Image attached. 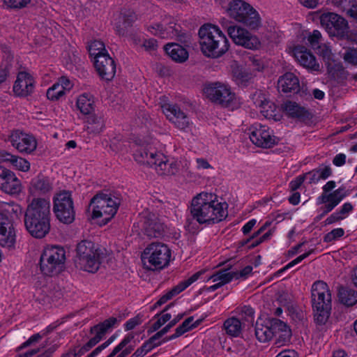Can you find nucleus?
Instances as JSON below:
<instances>
[{"instance_id": "nucleus-1", "label": "nucleus", "mask_w": 357, "mask_h": 357, "mask_svg": "<svg viewBox=\"0 0 357 357\" xmlns=\"http://www.w3.org/2000/svg\"><path fill=\"white\" fill-rule=\"evenodd\" d=\"M52 185L48 178L38 176L32 179L30 195L26 198L27 206L24 212V222L28 232L36 238L45 237L50 229V201L47 198L31 197V195H45L50 192Z\"/></svg>"}, {"instance_id": "nucleus-2", "label": "nucleus", "mask_w": 357, "mask_h": 357, "mask_svg": "<svg viewBox=\"0 0 357 357\" xmlns=\"http://www.w3.org/2000/svg\"><path fill=\"white\" fill-rule=\"evenodd\" d=\"M227 205L219 202L215 195L201 192L191 202L190 213L199 224H215L227 216Z\"/></svg>"}, {"instance_id": "nucleus-3", "label": "nucleus", "mask_w": 357, "mask_h": 357, "mask_svg": "<svg viewBox=\"0 0 357 357\" xmlns=\"http://www.w3.org/2000/svg\"><path fill=\"white\" fill-rule=\"evenodd\" d=\"M199 36L201 50L208 57L218 58L229 50V41L217 26L203 25L199 30Z\"/></svg>"}, {"instance_id": "nucleus-4", "label": "nucleus", "mask_w": 357, "mask_h": 357, "mask_svg": "<svg viewBox=\"0 0 357 357\" xmlns=\"http://www.w3.org/2000/svg\"><path fill=\"white\" fill-rule=\"evenodd\" d=\"M135 160L140 164L153 167L160 175H174L179 169V164L174 159H168L155 148H140L135 155Z\"/></svg>"}, {"instance_id": "nucleus-5", "label": "nucleus", "mask_w": 357, "mask_h": 357, "mask_svg": "<svg viewBox=\"0 0 357 357\" xmlns=\"http://www.w3.org/2000/svg\"><path fill=\"white\" fill-rule=\"evenodd\" d=\"M171 255V250L166 244L154 242L148 245L144 250L142 261L144 267L147 270H162L169 265Z\"/></svg>"}, {"instance_id": "nucleus-6", "label": "nucleus", "mask_w": 357, "mask_h": 357, "mask_svg": "<svg viewBox=\"0 0 357 357\" xmlns=\"http://www.w3.org/2000/svg\"><path fill=\"white\" fill-rule=\"evenodd\" d=\"M277 335L279 336V341L289 340L291 331L284 322L278 319H272L256 323L255 336L260 342H268Z\"/></svg>"}, {"instance_id": "nucleus-7", "label": "nucleus", "mask_w": 357, "mask_h": 357, "mask_svg": "<svg viewBox=\"0 0 357 357\" xmlns=\"http://www.w3.org/2000/svg\"><path fill=\"white\" fill-rule=\"evenodd\" d=\"M66 261V252L60 246H47L40 258V269L46 275L53 276L63 271Z\"/></svg>"}, {"instance_id": "nucleus-8", "label": "nucleus", "mask_w": 357, "mask_h": 357, "mask_svg": "<svg viewBox=\"0 0 357 357\" xmlns=\"http://www.w3.org/2000/svg\"><path fill=\"white\" fill-rule=\"evenodd\" d=\"M120 199L112 194L98 193L90 202L93 218H103L105 222L109 221L116 213Z\"/></svg>"}, {"instance_id": "nucleus-9", "label": "nucleus", "mask_w": 357, "mask_h": 357, "mask_svg": "<svg viewBox=\"0 0 357 357\" xmlns=\"http://www.w3.org/2000/svg\"><path fill=\"white\" fill-rule=\"evenodd\" d=\"M75 264L79 268L90 273L97 271L100 266V254L90 241H82L77 245Z\"/></svg>"}, {"instance_id": "nucleus-10", "label": "nucleus", "mask_w": 357, "mask_h": 357, "mask_svg": "<svg viewBox=\"0 0 357 357\" xmlns=\"http://www.w3.org/2000/svg\"><path fill=\"white\" fill-rule=\"evenodd\" d=\"M227 12L230 17L250 29H257L261 24V19L257 11L242 0L231 1Z\"/></svg>"}, {"instance_id": "nucleus-11", "label": "nucleus", "mask_w": 357, "mask_h": 357, "mask_svg": "<svg viewBox=\"0 0 357 357\" xmlns=\"http://www.w3.org/2000/svg\"><path fill=\"white\" fill-rule=\"evenodd\" d=\"M207 98L212 102L222 107L234 109L238 107L235 94L231 92V88L225 84L214 82L209 84L204 89Z\"/></svg>"}, {"instance_id": "nucleus-12", "label": "nucleus", "mask_w": 357, "mask_h": 357, "mask_svg": "<svg viewBox=\"0 0 357 357\" xmlns=\"http://www.w3.org/2000/svg\"><path fill=\"white\" fill-rule=\"evenodd\" d=\"M53 211L60 222L70 224L74 221L75 211L70 191L63 190L54 195L53 198Z\"/></svg>"}, {"instance_id": "nucleus-13", "label": "nucleus", "mask_w": 357, "mask_h": 357, "mask_svg": "<svg viewBox=\"0 0 357 357\" xmlns=\"http://www.w3.org/2000/svg\"><path fill=\"white\" fill-rule=\"evenodd\" d=\"M221 24L235 44L250 50L257 49L259 47V39L248 30L234 25L225 19L222 20Z\"/></svg>"}, {"instance_id": "nucleus-14", "label": "nucleus", "mask_w": 357, "mask_h": 357, "mask_svg": "<svg viewBox=\"0 0 357 357\" xmlns=\"http://www.w3.org/2000/svg\"><path fill=\"white\" fill-rule=\"evenodd\" d=\"M320 22L330 36L344 38L348 35V23L345 19L337 14L324 13L320 17Z\"/></svg>"}, {"instance_id": "nucleus-15", "label": "nucleus", "mask_w": 357, "mask_h": 357, "mask_svg": "<svg viewBox=\"0 0 357 357\" xmlns=\"http://www.w3.org/2000/svg\"><path fill=\"white\" fill-rule=\"evenodd\" d=\"M250 139L258 147L269 149L278 142V138L267 126L255 123L250 128Z\"/></svg>"}, {"instance_id": "nucleus-16", "label": "nucleus", "mask_w": 357, "mask_h": 357, "mask_svg": "<svg viewBox=\"0 0 357 357\" xmlns=\"http://www.w3.org/2000/svg\"><path fill=\"white\" fill-rule=\"evenodd\" d=\"M252 267L251 266H245L239 272H229L227 270H220L206 279V281L212 280L215 284L207 287L206 290L208 292L214 291L225 284L231 282L234 278L239 279L241 278H246L252 273Z\"/></svg>"}, {"instance_id": "nucleus-17", "label": "nucleus", "mask_w": 357, "mask_h": 357, "mask_svg": "<svg viewBox=\"0 0 357 357\" xmlns=\"http://www.w3.org/2000/svg\"><path fill=\"white\" fill-rule=\"evenodd\" d=\"M9 140L12 146L22 153H31L37 147V142L33 135L20 130L13 131Z\"/></svg>"}, {"instance_id": "nucleus-18", "label": "nucleus", "mask_w": 357, "mask_h": 357, "mask_svg": "<svg viewBox=\"0 0 357 357\" xmlns=\"http://www.w3.org/2000/svg\"><path fill=\"white\" fill-rule=\"evenodd\" d=\"M162 112L167 119L177 128L185 130L191 122L188 116L176 104H165L162 106Z\"/></svg>"}, {"instance_id": "nucleus-19", "label": "nucleus", "mask_w": 357, "mask_h": 357, "mask_svg": "<svg viewBox=\"0 0 357 357\" xmlns=\"http://www.w3.org/2000/svg\"><path fill=\"white\" fill-rule=\"evenodd\" d=\"M312 307L331 306V293L328 284L322 281L314 282L311 287Z\"/></svg>"}, {"instance_id": "nucleus-20", "label": "nucleus", "mask_w": 357, "mask_h": 357, "mask_svg": "<svg viewBox=\"0 0 357 357\" xmlns=\"http://www.w3.org/2000/svg\"><path fill=\"white\" fill-rule=\"evenodd\" d=\"M180 26L176 24L174 20L169 17L163 20L162 23L150 25L148 31L162 38H173L178 36Z\"/></svg>"}, {"instance_id": "nucleus-21", "label": "nucleus", "mask_w": 357, "mask_h": 357, "mask_svg": "<svg viewBox=\"0 0 357 357\" xmlns=\"http://www.w3.org/2000/svg\"><path fill=\"white\" fill-rule=\"evenodd\" d=\"M116 317H109L103 322L97 324L91 328V333L94 334V337L91 338L87 343L84 344L85 350H90L96 344H97L118 322L121 321Z\"/></svg>"}, {"instance_id": "nucleus-22", "label": "nucleus", "mask_w": 357, "mask_h": 357, "mask_svg": "<svg viewBox=\"0 0 357 357\" xmlns=\"http://www.w3.org/2000/svg\"><path fill=\"white\" fill-rule=\"evenodd\" d=\"M0 189L9 195H15L22 190L20 181L10 170L0 168Z\"/></svg>"}, {"instance_id": "nucleus-23", "label": "nucleus", "mask_w": 357, "mask_h": 357, "mask_svg": "<svg viewBox=\"0 0 357 357\" xmlns=\"http://www.w3.org/2000/svg\"><path fill=\"white\" fill-rule=\"evenodd\" d=\"M15 243V233L11 220L5 214L0 213V245L10 248Z\"/></svg>"}, {"instance_id": "nucleus-24", "label": "nucleus", "mask_w": 357, "mask_h": 357, "mask_svg": "<svg viewBox=\"0 0 357 357\" xmlns=\"http://www.w3.org/2000/svg\"><path fill=\"white\" fill-rule=\"evenodd\" d=\"M95 67L102 79L111 80L116 73V65L113 59L108 54H105L98 56L94 60Z\"/></svg>"}, {"instance_id": "nucleus-25", "label": "nucleus", "mask_w": 357, "mask_h": 357, "mask_svg": "<svg viewBox=\"0 0 357 357\" xmlns=\"http://www.w3.org/2000/svg\"><path fill=\"white\" fill-rule=\"evenodd\" d=\"M205 272V271H200L192 275H191L187 280H185L180 283H178L176 287L172 288L170 291L163 295L151 307L152 310H154L158 306H160L167 302L169 300L172 299L174 296L178 295L181 291L185 290L188 287L190 284L196 282L200 276Z\"/></svg>"}, {"instance_id": "nucleus-26", "label": "nucleus", "mask_w": 357, "mask_h": 357, "mask_svg": "<svg viewBox=\"0 0 357 357\" xmlns=\"http://www.w3.org/2000/svg\"><path fill=\"white\" fill-rule=\"evenodd\" d=\"M348 195L345 188L340 187L328 194H321L317 199V204H324L326 211H332Z\"/></svg>"}, {"instance_id": "nucleus-27", "label": "nucleus", "mask_w": 357, "mask_h": 357, "mask_svg": "<svg viewBox=\"0 0 357 357\" xmlns=\"http://www.w3.org/2000/svg\"><path fill=\"white\" fill-rule=\"evenodd\" d=\"M293 54L298 62L304 68L311 71H319L320 66L315 56L304 46H296L293 50Z\"/></svg>"}, {"instance_id": "nucleus-28", "label": "nucleus", "mask_w": 357, "mask_h": 357, "mask_svg": "<svg viewBox=\"0 0 357 357\" xmlns=\"http://www.w3.org/2000/svg\"><path fill=\"white\" fill-rule=\"evenodd\" d=\"M34 81L26 72H20L13 86V91L18 96H26L33 92Z\"/></svg>"}, {"instance_id": "nucleus-29", "label": "nucleus", "mask_w": 357, "mask_h": 357, "mask_svg": "<svg viewBox=\"0 0 357 357\" xmlns=\"http://www.w3.org/2000/svg\"><path fill=\"white\" fill-rule=\"evenodd\" d=\"M143 229L144 234L149 238H158L164 233V225L160 223L154 214L144 215Z\"/></svg>"}, {"instance_id": "nucleus-30", "label": "nucleus", "mask_w": 357, "mask_h": 357, "mask_svg": "<svg viewBox=\"0 0 357 357\" xmlns=\"http://www.w3.org/2000/svg\"><path fill=\"white\" fill-rule=\"evenodd\" d=\"M278 88L283 93H297L300 91L298 78L292 73H286L278 80Z\"/></svg>"}, {"instance_id": "nucleus-31", "label": "nucleus", "mask_w": 357, "mask_h": 357, "mask_svg": "<svg viewBox=\"0 0 357 357\" xmlns=\"http://www.w3.org/2000/svg\"><path fill=\"white\" fill-rule=\"evenodd\" d=\"M134 335L129 333L126 335L121 342L116 346L113 351L107 357H126L130 354L134 349V345L130 342L134 339Z\"/></svg>"}, {"instance_id": "nucleus-32", "label": "nucleus", "mask_w": 357, "mask_h": 357, "mask_svg": "<svg viewBox=\"0 0 357 357\" xmlns=\"http://www.w3.org/2000/svg\"><path fill=\"white\" fill-rule=\"evenodd\" d=\"M166 53L172 58V60L182 63L188 58L187 50L181 45L177 43H169L165 47Z\"/></svg>"}, {"instance_id": "nucleus-33", "label": "nucleus", "mask_w": 357, "mask_h": 357, "mask_svg": "<svg viewBox=\"0 0 357 357\" xmlns=\"http://www.w3.org/2000/svg\"><path fill=\"white\" fill-rule=\"evenodd\" d=\"M245 324L240 319L232 317L226 319L223 324L225 333L231 337H238L243 331Z\"/></svg>"}, {"instance_id": "nucleus-34", "label": "nucleus", "mask_w": 357, "mask_h": 357, "mask_svg": "<svg viewBox=\"0 0 357 357\" xmlns=\"http://www.w3.org/2000/svg\"><path fill=\"white\" fill-rule=\"evenodd\" d=\"M257 107H259L261 113L267 119H273L275 116L276 106L264 96L259 95L255 101Z\"/></svg>"}, {"instance_id": "nucleus-35", "label": "nucleus", "mask_w": 357, "mask_h": 357, "mask_svg": "<svg viewBox=\"0 0 357 357\" xmlns=\"http://www.w3.org/2000/svg\"><path fill=\"white\" fill-rule=\"evenodd\" d=\"M339 301L345 306L351 307L357 303V291L341 287L338 290Z\"/></svg>"}, {"instance_id": "nucleus-36", "label": "nucleus", "mask_w": 357, "mask_h": 357, "mask_svg": "<svg viewBox=\"0 0 357 357\" xmlns=\"http://www.w3.org/2000/svg\"><path fill=\"white\" fill-rule=\"evenodd\" d=\"M271 223L266 222L260 229H259L256 232H255L250 238L246 239L245 241L243 242V245L248 244V243L251 242V244L248 245L249 248H254L256 246L259 245L260 243H261L264 241H266L268 239H270L271 236L273 235V231L270 229L266 233L263 234L259 238L254 240L257 236L260 235L266 228L267 226H268Z\"/></svg>"}, {"instance_id": "nucleus-37", "label": "nucleus", "mask_w": 357, "mask_h": 357, "mask_svg": "<svg viewBox=\"0 0 357 357\" xmlns=\"http://www.w3.org/2000/svg\"><path fill=\"white\" fill-rule=\"evenodd\" d=\"M76 105L81 113L84 115H90L94 109L93 96L86 93L80 95L77 98Z\"/></svg>"}, {"instance_id": "nucleus-38", "label": "nucleus", "mask_w": 357, "mask_h": 357, "mask_svg": "<svg viewBox=\"0 0 357 357\" xmlns=\"http://www.w3.org/2000/svg\"><path fill=\"white\" fill-rule=\"evenodd\" d=\"M284 112L292 118L304 119L307 116V111L296 102L287 101L283 105Z\"/></svg>"}, {"instance_id": "nucleus-39", "label": "nucleus", "mask_w": 357, "mask_h": 357, "mask_svg": "<svg viewBox=\"0 0 357 357\" xmlns=\"http://www.w3.org/2000/svg\"><path fill=\"white\" fill-rule=\"evenodd\" d=\"M120 20L122 24H119L116 26V31L119 35H124L126 29L132 25V24L137 20V15L132 10H126L121 13Z\"/></svg>"}, {"instance_id": "nucleus-40", "label": "nucleus", "mask_w": 357, "mask_h": 357, "mask_svg": "<svg viewBox=\"0 0 357 357\" xmlns=\"http://www.w3.org/2000/svg\"><path fill=\"white\" fill-rule=\"evenodd\" d=\"M314 312V319L319 326H324L328 320L331 314V306L327 307H312Z\"/></svg>"}, {"instance_id": "nucleus-41", "label": "nucleus", "mask_w": 357, "mask_h": 357, "mask_svg": "<svg viewBox=\"0 0 357 357\" xmlns=\"http://www.w3.org/2000/svg\"><path fill=\"white\" fill-rule=\"evenodd\" d=\"M231 72L234 80L239 84L248 82L252 77V73L245 71L237 63L231 66Z\"/></svg>"}, {"instance_id": "nucleus-42", "label": "nucleus", "mask_w": 357, "mask_h": 357, "mask_svg": "<svg viewBox=\"0 0 357 357\" xmlns=\"http://www.w3.org/2000/svg\"><path fill=\"white\" fill-rule=\"evenodd\" d=\"M245 66L250 73L260 71L264 68L262 61L257 56L248 54L244 59Z\"/></svg>"}, {"instance_id": "nucleus-43", "label": "nucleus", "mask_w": 357, "mask_h": 357, "mask_svg": "<svg viewBox=\"0 0 357 357\" xmlns=\"http://www.w3.org/2000/svg\"><path fill=\"white\" fill-rule=\"evenodd\" d=\"M87 129L92 132L99 133L104 127V121L102 117L96 115H89L88 117Z\"/></svg>"}, {"instance_id": "nucleus-44", "label": "nucleus", "mask_w": 357, "mask_h": 357, "mask_svg": "<svg viewBox=\"0 0 357 357\" xmlns=\"http://www.w3.org/2000/svg\"><path fill=\"white\" fill-rule=\"evenodd\" d=\"M236 314L238 315L240 320L245 324V322H252L254 319V310L248 305H244L236 308Z\"/></svg>"}, {"instance_id": "nucleus-45", "label": "nucleus", "mask_w": 357, "mask_h": 357, "mask_svg": "<svg viewBox=\"0 0 357 357\" xmlns=\"http://www.w3.org/2000/svg\"><path fill=\"white\" fill-rule=\"evenodd\" d=\"M89 52L91 56L94 57V60L98 56L108 54L105 50V44L100 40H93L89 45Z\"/></svg>"}, {"instance_id": "nucleus-46", "label": "nucleus", "mask_w": 357, "mask_h": 357, "mask_svg": "<svg viewBox=\"0 0 357 357\" xmlns=\"http://www.w3.org/2000/svg\"><path fill=\"white\" fill-rule=\"evenodd\" d=\"M46 95L49 100L56 101L64 97L66 93L59 84L56 82L47 89Z\"/></svg>"}, {"instance_id": "nucleus-47", "label": "nucleus", "mask_w": 357, "mask_h": 357, "mask_svg": "<svg viewBox=\"0 0 357 357\" xmlns=\"http://www.w3.org/2000/svg\"><path fill=\"white\" fill-rule=\"evenodd\" d=\"M307 41L312 48L315 50L321 45L324 40L322 38V36L319 31L314 30L312 33H310L307 36Z\"/></svg>"}, {"instance_id": "nucleus-48", "label": "nucleus", "mask_w": 357, "mask_h": 357, "mask_svg": "<svg viewBox=\"0 0 357 357\" xmlns=\"http://www.w3.org/2000/svg\"><path fill=\"white\" fill-rule=\"evenodd\" d=\"M344 234V230L342 228L333 229L324 236V241L325 243H331L341 238Z\"/></svg>"}, {"instance_id": "nucleus-49", "label": "nucleus", "mask_w": 357, "mask_h": 357, "mask_svg": "<svg viewBox=\"0 0 357 357\" xmlns=\"http://www.w3.org/2000/svg\"><path fill=\"white\" fill-rule=\"evenodd\" d=\"M4 5L9 8L22 9L30 3L31 0H2Z\"/></svg>"}, {"instance_id": "nucleus-50", "label": "nucleus", "mask_w": 357, "mask_h": 357, "mask_svg": "<svg viewBox=\"0 0 357 357\" xmlns=\"http://www.w3.org/2000/svg\"><path fill=\"white\" fill-rule=\"evenodd\" d=\"M11 165L22 172H27L30 168V164L26 160L17 155L15 156Z\"/></svg>"}, {"instance_id": "nucleus-51", "label": "nucleus", "mask_w": 357, "mask_h": 357, "mask_svg": "<svg viewBox=\"0 0 357 357\" xmlns=\"http://www.w3.org/2000/svg\"><path fill=\"white\" fill-rule=\"evenodd\" d=\"M313 252V250H311L310 251H308L307 252H305L300 256H298V257H296L295 259L292 260L291 261H290L289 264H287L285 266H284L282 269H280V271H278L277 274H280L284 271H285L286 270L293 267L294 266L299 264L300 262H301L303 259H305V258H307L308 256H310V255Z\"/></svg>"}, {"instance_id": "nucleus-52", "label": "nucleus", "mask_w": 357, "mask_h": 357, "mask_svg": "<svg viewBox=\"0 0 357 357\" xmlns=\"http://www.w3.org/2000/svg\"><path fill=\"white\" fill-rule=\"evenodd\" d=\"M354 206L350 202H345L336 213L341 217V220H343L349 216V215L353 211Z\"/></svg>"}, {"instance_id": "nucleus-53", "label": "nucleus", "mask_w": 357, "mask_h": 357, "mask_svg": "<svg viewBox=\"0 0 357 357\" xmlns=\"http://www.w3.org/2000/svg\"><path fill=\"white\" fill-rule=\"evenodd\" d=\"M22 207L13 202L5 203L3 206V211L10 215L14 214L17 215L19 213H22Z\"/></svg>"}, {"instance_id": "nucleus-54", "label": "nucleus", "mask_w": 357, "mask_h": 357, "mask_svg": "<svg viewBox=\"0 0 357 357\" xmlns=\"http://www.w3.org/2000/svg\"><path fill=\"white\" fill-rule=\"evenodd\" d=\"M344 61L352 65H357V50L355 49H348L346 50L344 56Z\"/></svg>"}, {"instance_id": "nucleus-55", "label": "nucleus", "mask_w": 357, "mask_h": 357, "mask_svg": "<svg viewBox=\"0 0 357 357\" xmlns=\"http://www.w3.org/2000/svg\"><path fill=\"white\" fill-rule=\"evenodd\" d=\"M56 83L59 84V86L62 88V90L65 92L66 94L68 93L73 86V83L72 81L66 77H61L60 79H59Z\"/></svg>"}, {"instance_id": "nucleus-56", "label": "nucleus", "mask_w": 357, "mask_h": 357, "mask_svg": "<svg viewBox=\"0 0 357 357\" xmlns=\"http://www.w3.org/2000/svg\"><path fill=\"white\" fill-rule=\"evenodd\" d=\"M172 315L169 313L162 314L158 319L153 324L151 328L153 331H158L162 325L170 320Z\"/></svg>"}, {"instance_id": "nucleus-57", "label": "nucleus", "mask_w": 357, "mask_h": 357, "mask_svg": "<svg viewBox=\"0 0 357 357\" xmlns=\"http://www.w3.org/2000/svg\"><path fill=\"white\" fill-rule=\"evenodd\" d=\"M314 50L324 59H329L331 56V50L325 43H322Z\"/></svg>"}, {"instance_id": "nucleus-58", "label": "nucleus", "mask_w": 357, "mask_h": 357, "mask_svg": "<svg viewBox=\"0 0 357 357\" xmlns=\"http://www.w3.org/2000/svg\"><path fill=\"white\" fill-rule=\"evenodd\" d=\"M42 339V335L40 333H36L31 335L26 342L22 343L17 349V351H20L31 344L38 342Z\"/></svg>"}, {"instance_id": "nucleus-59", "label": "nucleus", "mask_w": 357, "mask_h": 357, "mask_svg": "<svg viewBox=\"0 0 357 357\" xmlns=\"http://www.w3.org/2000/svg\"><path fill=\"white\" fill-rule=\"evenodd\" d=\"M303 176H305V178L309 180V183H317L320 180V176L318 169H314L311 172H307V174H304Z\"/></svg>"}, {"instance_id": "nucleus-60", "label": "nucleus", "mask_w": 357, "mask_h": 357, "mask_svg": "<svg viewBox=\"0 0 357 357\" xmlns=\"http://www.w3.org/2000/svg\"><path fill=\"white\" fill-rule=\"evenodd\" d=\"M305 179V176L303 175H300L297 176L295 179L292 180L289 183V188L291 191H295L298 189L302 183L304 182Z\"/></svg>"}, {"instance_id": "nucleus-61", "label": "nucleus", "mask_w": 357, "mask_h": 357, "mask_svg": "<svg viewBox=\"0 0 357 357\" xmlns=\"http://www.w3.org/2000/svg\"><path fill=\"white\" fill-rule=\"evenodd\" d=\"M187 331L188 330L185 328H184L182 325H180L176 328L175 333L172 335L165 337L163 339V342H168L169 340H174L178 337H180Z\"/></svg>"}, {"instance_id": "nucleus-62", "label": "nucleus", "mask_w": 357, "mask_h": 357, "mask_svg": "<svg viewBox=\"0 0 357 357\" xmlns=\"http://www.w3.org/2000/svg\"><path fill=\"white\" fill-rule=\"evenodd\" d=\"M153 335L151 338H149V340H147L146 342H145L143 344L144 345L147 344L148 347H146V349H149V351L151 350H152L153 348L160 346L162 343L164 342L163 340L162 341H160V338H155V339H153Z\"/></svg>"}, {"instance_id": "nucleus-63", "label": "nucleus", "mask_w": 357, "mask_h": 357, "mask_svg": "<svg viewBox=\"0 0 357 357\" xmlns=\"http://www.w3.org/2000/svg\"><path fill=\"white\" fill-rule=\"evenodd\" d=\"M142 46L146 51L151 52L156 50L158 44L155 39L150 38L149 40H145L143 42Z\"/></svg>"}, {"instance_id": "nucleus-64", "label": "nucleus", "mask_w": 357, "mask_h": 357, "mask_svg": "<svg viewBox=\"0 0 357 357\" xmlns=\"http://www.w3.org/2000/svg\"><path fill=\"white\" fill-rule=\"evenodd\" d=\"M140 324H141V321L138 317H135L132 319H130L128 321H126V323L124 325L125 330L130 331Z\"/></svg>"}]
</instances>
